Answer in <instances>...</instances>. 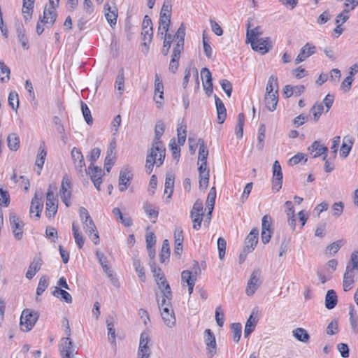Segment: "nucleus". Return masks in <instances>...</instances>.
<instances>
[{"label": "nucleus", "mask_w": 358, "mask_h": 358, "mask_svg": "<svg viewBox=\"0 0 358 358\" xmlns=\"http://www.w3.org/2000/svg\"><path fill=\"white\" fill-rule=\"evenodd\" d=\"M355 270H358V250L355 251L350 258V262L346 266V271L343 275V289L348 292L352 289L355 284Z\"/></svg>", "instance_id": "1"}, {"label": "nucleus", "mask_w": 358, "mask_h": 358, "mask_svg": "<svg viewBox=\"0 0 358 358\" xmlns=\"http://www.w3.org/2000/svg\"><path fill=\"white\" fill-rule=\"evenodd\" d=\"M165 156L166 149H159L157 146L155 148H150L145 163V168L148 174H150L152 171L155 164L158 167L163 164Z\"/></svg>", "instance_id": "2"}, {"label": "nucleus", "mask_w": 358, "mask_h": 358, "mask_svg": "<svg viewBox=\"0 0 358 358\" xmlns=\"http://www.w3.org/2000/svg\"><path fill=\"white\" fill-rule=\"evenodd\" d=\"M159 308L161 310V315L165 324L169 328L175 327L176 320L171 300L163 299L161 303L159 302Z\"/></svg>", "instance_id": "3"}, {"label": "nucleus", "mask_w": 358, "mask_h": 358, "mask_svg": "<svg viewBox=\"0 0 358 358\" xmlns=\"http://www.w3.org/2000/svg\"><path fill=\"white\" fill-rule=\"evenodd\" d=\"M66 322V331L68 336L62 339L59 351L62 358H72L77 352L71 339L69 338L71 335V329L67 320Z\"/></svg>", "instance_id": "4"}, {"label": "nucleus", "mask_w": 358, "mask_h": 358, "mask_svg": "<svg viewBox=\"0 0 358 358\" xmlns=\"http://www.w3.org/2000/svg\"><path fill=\"white\" fill-rule=\"evenodd\" d=\"M38 318L37 312L31 311L29 309H25L22 311L20 317V328L24 331H30Z\"/></svg>", "instance_id": "5"}, {"label": "nucleus", "mask_w": 358, "mask_h": 358, "mask_svg": "<svg viewBox=\"0 0 358 358\" xmlns=\"http://www.w3.org/2000/svg\"><path fill=\"white\" fill-rule=\"evenodd\" d=\"M273 220L271 215H265L262 219L261 238L264 245L268 244L273 234Z\"/></svg>", "instance_id": "6"}, {"label": "nucleus", "mask_w": 358, "mask_h": 358, "mask_svg": "<svg viewBox=\"0 0 358 358\" xmlns=\"http://www.w3.org/2000/svg\"><path fill=\"white\" fill-rule=\"evenodd\" d=\"M71 158L78 174L83 177L84 172H87L84 157L80 149L74 147L71 152Z\"/></svg>", "instance_id": "7"}, {"label": "nucleus", "mask_w": 358, "mask_h": 358, "mask_svg": "<svg viewBox=\"0 0 358 358\" xmlns=\"http://www.w3.org/2000/svg\"><path fill=\"white\" fill-rule=\"evenodd\" d=\"M150 341L149 334L143 331L141 334L139 347L138 350V358H149L150 355V349L148 343Z\"/></svg>", "instance_id": "8"}, {"label": "nucleus", "mask_w": 358, "mask_h": 358, "mask_svg": "<svg viewBox=\"0 0 358 358\" xmlns=\"http://www.w3.org/2000/svg\"><path fill=\"white\" fill-rule=\"evenodd\" d=\"M133 176L132 171L128 166L121 169L118 184L119 190L120 192H124L129 187L131 181L133 179Z\"/></svg>", "instance_id": "9"}, {"label": "nucleus", "mask_w": 358, "mask_h": 358, "mask_svg": "<svg viewBox=\"0 0 358 358\" xmlns=\"http://www.w3.org/2000/svg\"><path fill=\"white\" fill-rule=\"evenodd\" d=\"M10 227L16 239L20 240L23 236L24 222L19 218L15 213L10 214Z\"/></svg>", "instance_id": "10"}, {"label": "nucleus", "mask_w": 358, "mask_h": 358, "mask_svg": "<svg viewBox=\"0 0 358 358\" xmlns=\"http://www.w3.org/2000/svg\"><path fill=\"white\" fill-rule=\"evenodd\" d=\"M204 342L208 357L213 358L216 354L217 344L215 336L210 329H207L204 331Z\"/></svg>", "instance_id": "11"}, {"label": "nucleus", "mask_w": 358, "mask_h": 358, "mask_svg": "<svg viewBox=\"0 0 358 358\" xmlns=\"http://www.w3.org/2000/svg\"><path fill=\"white\" fill-rule=\"evenodd\" d=\"M58 201L54 197V193L50 187L46 194L45 214L48 217H53L57 212Z\"/></svg>", "instance_id": "12"}, {"label": "nucleus", "mask_w": 358, "mask_h": 358, "mask_svg": "<svg viewBox=\"0 0 358 358\" xmlns=\"http://www.w3.org/2000/svg\"><path fill=\"white\" fill-rule=\"evenodd\" d=\"M260 274L261 272L259 270H255L250 275V278L248 280L245 290L246 294L248 296H252L260 286Z\"/></svg>", "instance_id": "13"}, {"label": "nucleus", "mask_w": 358, "mask_h": 358, "mask_svg": "<svg viewBox=\"0 0 358 358\" xmlns=\"http://www.w3.org/2000/svg\"><path fill=\"white\" fill-rule=\"evenodd\" d=\"M87 175L90 176V178L94 183L96 189L99 191L100 186L102 183V170L100 167L96 166H92V164H90L88 169H87V172H85Z\"/></svg>", "instance_id": "14"}, {"label": "nucleus", "mask_w": 358, "mask_h": 358, "mask_svg": "<svg viewBox=\"0 0 358 358\" xmlns=\"http://www.w3.org/2000/svg\"><path fill=\"white\" fill-rule=\"evenodd\" d=\"M282 184V172L278 161H275L273 165V190L278 192Z\"/></svg>", "instance_id": "15"}, {"label": "nucleus", "mask_w": 358, "mask_h": 358, "mask_svg": "<svg viewBox=\"0 0 358 358\" xmlns=\"http://www.w3.org/2000/svg\"><path fill=\"white\" fill-rule=\"evenodd\" d=\"M250 45L254 50L258 51L262 54L268 52L272 47L270 38L268 37L257 38L252 41Z\"/></svg>", "instance_id": "16"}, {"label": "nucleus", "mask_w": 358, "mask_h": 358, "mask_svg": "<svg viewBox=\"0 0 358 358\" xmlns=\"http://www.w3.org/2000/svg\"><path fill=\"white\" fill-rule=\"evenodd\" d=\"M43 195L42 192H36L32 198L30 206V214L36 212V217L38 218L43 208Z\"/></svg>", "instance_id": "17"}, {"label": "nucleus", "mask_w": 358, "mask_h": 358, "mask_svg": "<svg viewBox=\"0 0 358 358\" xmlns=\"http://www.w3.org/2000/svg\"><path fill=\"white\" fill-rule=\"evenodd\" d=\"M201 74L203 80V90H205L206 95L210 96L213 93L212 74L206 67L201 69Z\"/></svg>", "instance_id": "18"}, {"label": "nucleus", "mask_w": 358, "mask_h": 358, "mask_svg": "<svg viewBox=\"0 0 358 358\" xmlns=\"http://www.w3.org/2000/svg\"><path fill=\"white\" fill-rule=\"evenodd\" d=\"M316 47L309 43H306L300 50V52L295 59V64H299L305 61L308 57L315 54Z\"/></svg>", "instance_id": "19"}, {"label": "nucleus", "mask_w": 358, "mask_h": 358, "mask_svg": "<svg viewBox=\"0 0 358 358\" xmlns=\"http://www.w3.org/2000/svg\"><path fill=\"white\" fill-rule=\"evenodd\" d=\"M165 130V125L162 120L157 122L155 129V139L151 148H155L157 146L158 148L166 149L160 141V138L163 135Z\"/></svg>", "instance_id": "20"}, {"label": "nucleus", "mask_w": 358, "mask_h": 358, "mask_svg": "<svg viewBox=\"0 0 358 358\" xmlns=\"http://www.w3.org/2000/svg\"><path fill=\"white\" fill-rule=\"evenodd\" d=\"M104 11H105V17L107 20L108 22L110 24V27H113L117 23V8L113 4L111 6L109 3H106L104 6Z\"/></svg>", "instance_id": "21"}, {"label": "nucleus", "mask_w": 358, "mask_h": 358, "mask_svg": "<svg viewBox=\"0 0 358 358\" xmlns=\"http://www.w3.org/2000/svg\"><path fill=\"white\" fill-rule=\"evenodd\" d=\"M47 156V152L45 150V143L42 142L40 144V146L38 150V154L36 156L35 165L38 169V171H37L38 175L41 174V171L43 169V164L45 163V160Z\"/></svg>", "instance_id": "22"}, {"label": "nucleus", "mask_w": 358, "mask_h": 358, "mask_svg": "<svg viewBox=\"0 0 358 358\" xmlns=\"http://www.w3.org/2000/svg\"><path fill=\"white\" fill-rule=\"evenodd\" d=\"M43 261L39 256H36L33 262L29 265V269L27 272L26 273V278L28 279H32L33 277L35 275L36 272L41 269V267L42 266Z\"/></svg>", "instance_id": "23"}, {"label": "nucleus", "mask_w": 358, "mask_h": 358, "mask_svg": "<svg viewBox=\"0 0 358 358\" xmlns=\"http://www.w3.org/2000/svg\"><path fill=\"white\" fill-rule=\"evenodd\" d=\"M217 113L218 123L222 124L227 117V110L222 101L216 95L214 96Z\"/></svg>", "instance_id": "24"}, {"label": "nucleus", "mask_w": 358, "mask_h": 358, "mask_svg": "<svg viewBox=\"0 0 358 358\" xmlns=\"http://www.w3.org/2000/svg\"><path fill=\"white\" fill-rule=\"evenodd\" d=\"M156 281L159 285V289L162 290V292L163 293V299L171 300L172 293L171 287L168 284L166 278H164V275L161 276L158 279H156Z\"/></svg>", "instance_id": "25"}, {"label": "nucleus", "mask_w": 358, "mask_h": 358, "mask_svg": "<svg viewBox=\"0 0 358 358\" xmlns=\"http://www.w3.org/2000/svg\"><path fill=\"white\" fill-rule=\"evenodd\" d=\"M96 255L97 257V259L101 264L104 273L107 275L108 278L113 277V271L108 266V257L106 255V254L100 250H97L96 252Z\"/></svg>", "instance_id": "26"}, {"label": "nucleus", "mask_w": 358, "mask_h": 358, "mask_svg": "<svg viewBox=\"0 0 358 358\" xmlns=\"http://www.w3.org/2000/svg\"><path fill=\"white\" fill-rule=\"evenodd\" d=\"M106 326H107V331H108V341L110 342L111 345L116 348L117 343H116V334H115V325L113 321V317H108L106 319Z\"/></svg>", "instance_id": "27"}, {"label": "nucleus", "mask_w": 358, "mask_h": 358, "mask_svg": "<svg viewBox=\"0 0 358 358\" xmlns=\"http://www.w3.org/2000/svg\"><path fill=\"white\" fill-rule=\"evenodd\" d=\"M182 50H179L176 48H173V52L171 55V59L169 63V69L173 73H175L178 69L179 66V59L180 57V54L182 52Z\"/></svg>", "instance_id": "28"}, {"label": "nucleus", "mask_w": 358, "mask_h": 358, "mask_svg": "<svg viewBox=\"0 0 358 358\" xmlns=\"http://www.w3.org/2000/svg\"><path fill=\"white\" fill-rule=\"evenodd\" d=\"M278 101V93L277 90L274 94H265V104L266 107L270 111L275 110Z\"/></svg>", "instance_id": "29"}, {"label": "nucleus", "mask_w": 358, "mask_h": 358, "mask_svg": "<svg viewBox=\"0 0 358 358\" xmlns=\"http://www.w3.org/2000/svg\"><path fill=\"white\" fill-rule=\"evenodd\" d=\"M338 298L336 292L334 289L327 291L325 296V307L329 309H333L337 304Z\"/></svg>", "instance_id": "30"}, {"label": "nucleus", "mask_w": 358, "mask_h": 358, "mask_svg": "<svg viewBox=\"0 0 358 358\" xmlns=\"http://www.w3.org/2000/svg\"><path fill=\"white\" fill-rule=\"evenodd\" d=\"M175 36H177V43L173 48L183 50L185 36V27L183 23L178 29Z\"/></svg>", "instance_id": "31"}, {"label": "nucleus", "mask_w": 358, "mask_h": 358, "mask_svg": "<svg viewBox=\"0 0 358 358\" xmlns=\"http://www.w3.org/2000/svg\"><path fill=\"white\" fill-rule=\"evenodd\" d=\"M259 229L253 228L245 240V246H256L259 241Z\"/></svg>", "instance_id": "32"}, {"label": "nucleus", "mask_w": 358, "mask_h": 358, "mask_svg": "<svg viewBox=\"0 0 358 358\" xmlns=\"http://www.w3.org/2000/svg\"><path fill=\"white\" fill-rule=\"evenodd\" d=\"M216 199V189L215 187H211L210 192L208 194L206 199V208L208 210L209 215H212L213 210L215 206V202Z\"/></svg>", "instance_id": "33"}, {"label": "nucleus", "mask_w": 358, "mask_h": 358, "mask_svg": "<svg viewBox=\"0 0 358 358\" xmlns=\"http://www.w3.org/2000/svg\"><path fill=\"white\" fill-rule=\"evenodd\" d=\"M352 144L353 142L350 138L347 136L343 138V143L340 150L341 157L346 158L348 156L352 149Z\"/></svg>", "instance_id": "34"}, {"label": "nucleus", "mask_w": 358, "mask_h": 358, "mask_svg": "<svg viewBox=\"0 0 358 358\" xmlns=\"http://www.w3.org/2000/svg\"><path fill=\"white\" fill-rule=\"evenodd\" d=\"M308 150L310 152L315 151V154L313 155V157H317L322 155H325L327 154L328 148L326 146H324L320 144V143L317 141H314L311 146L308 148Z\"/></svg>", "instance_id": "35"}, {"label": "nucleus", "mask_w": 358, "mask_h": 358, "mask_svg": "<svg viewBox=\"0 0 358 358\" xmlns=\"http://www.w3.org/2000/svg\"><path fill=\"white\" fill-rule=\"evenodd\" d=\"M52 295L68 303H71L72 302V297L71 294L66 291L62 289L57 287H55V289L52 292Z\"/></svg>", "instance_id": "36"}, {"label": "nucleus", "mask_w": 358, "mask_h": 358, "mask_svg": "<svg viewBox=\"0 0 358 358\" xmlns=\"http://www.w3.org/2000/svg\"><path fill=\"white\" fill-rule=\"evenodd\" d=\"M349 315L352 331L356 334L358 332V315L353 306L350 307Z\"/></svg>", "instance_id": "37"}, {"label": "nucleus", "mask_w": 358, "mask_h": 358, "mask_svg": "<svg viewBox=\"0 0 358 358\" xmlns=\"http://www.w3.org/2000/svg\"><path fill=\"white\" fill-rule=\"evenodd\" d=\"M174 176L172 173H167L164 184V194H168V198H171L173 192Z\"/></svg>", "instance_id": "38"}, {"label": "nucleus", "mask_w": 358, "mask_h": 358, "mask_svg": "<svg viewBox=\"0 0 358 358\" xmlns=\"http://www.w3.org/2000/svg\"><path fill=\"white\" fill-rule=\"evenodd\" d=\"M293 336L298 341L306 343L309 341L310 336L303 328L298 327L292 331Z\"/></svg>", "instance_id": "39"}, {"label": "nucleus", "mask_w": 358, "mask_h": 358, "mask_svg": "<svg viewBox=\"0 0 358 358\" xmlns=\"http://www.w3.org/2000/svg\"><path fill=\"white\" fill-rule=\"evenodd\" d=\"M145 213L150 219L154 218L153 222H156L159 215V208L154 206L152 204L146 203L143 206Z\"/></svg>", "instance_id": "40"}, {"label": "nucleus", "mask_w": 358, "mask_h": 358, "mask_svg": "<svg viewBox=\"0 0 358 358\" xmlns=\"http://www.w3.org/2000/svg\"><path fill=\"white\" fill-rule=\"evenodd\" d=\"M276 90L278 92V78L272 75L269 77L266 85V94H274Z\"/></svg>", "instance_id": "41"}, {"label": "nucleus", "mask_w": 358, "mask_h": 358, "mask_svg": "<svg viewBox=\"0 0 358 358\" xmlns=\"http://www.w3.org/2000/svg\"><path fill=\"white\" fill-rule=\"evenodd\" d=\"M198 144L199 145L198 163H199V162H207V158L208 156V150L205 145L203 139L199 138Z\"/></svg>", "instance_id": "42"}, {"label": "nucleus", "mask_w": 358, "mask_h": 358, "mask_svg": "<svg viewBox=\"0 0 358 358\" xmlns=\"http://www.w3.org/2000/svg\"><path fill=\"white\" fill-rule=\"evenodd\" d=\"M8 146L10 150L16 151L20 147L19 136L15 134H10L7 137Z\"/></svg>", "instance_id": "43"}, {"label": "nucleus", "mask_w": 358, "mask_h": 358, "mask_svg": "<svg viewBox=\"0 0 358 358\" xmlns=\"http://www.w3.org/2000/svg\"><path fill=\"white\" fill-rule=\"evenodd\" d=\"M245 123V115L241 113L238 115L237 124L235 129V134L237 138L241 139L243 135V126Z\"/></svg>", "instance_id": "44"}, {"label": "nucleus", "mask_w": 358, "mask_h": 358, "mask_svg": "<svg viewBox=\"0 0 358 358\" xmlns=\"http://www.w3.org/2000/svg\"><path fill=\"white\" fill-rule=\"evenodd\" d=\"M257 324V320L255 317H253L252 315H251L249 318L248 319L245 329H244V336L245 338L248 337L250 334L255 330V326Z\"/></svg>", "instance_id": "45"}, {"label": "nucleus", "mask_w": 358, "mask_h": 358, "mask_svg": "<svg viewBox=\"0 0 358 358\" xmlns=\"http://www.w3.org/2000/svg\"><path fill=\"white\" fill-rule=\"evenodd\" d=\"M56 9H54L52 8H47V6L45 7L43 11H47L48 13H47L48 18L46 19L48 20V22H45L46 27L48 28L51 27L55 22L57 14L56 13Z\"/></svg>", "instance_id": "46"}, {"label": "nucleus", "mask_w": 358, "mask_h": 358, "mask_svg": "<svg viewBox=\"0 0 358 358\" xmlns=\"http://www.w3.org/2000/svg\"><path fill=\"white\" fill-rule=\"evenodd\" d=\"M250 24H248L247 33H246V41L248 43H251L255 40L258 38V36L262 34L259 31V27H257L252 29H250Z\"/></svg>", "instance_id": "47"}, {"label": "nucleus", "mask_w": 358, "mask_h": 358, "mask_svg": "<svg viewBox=\"0 0 358 358\" xmlns=\"http://www.w3.org/2000/svg\"><path fill=\"white\" fill-rule=\"evenodd\" d=\"M324 110V106L322 103H316L311 108L310 112L313 115L314 122H318L322 112Z\"/></svg>", "instance_id": "48"}, {"label": "nucleus", "mask_w": 358, "mask_h": 358, "mask_svg": "<svg viewBox=\"0 0 358 358\" xmlns=\"http://www.w3.org/2000/svg\"><path fill=\"white\" fill-rule=\"evenodd\" d=\"M124 70L122 69L119 71L118 74L116 78L115 88L117 89L120 92V95H122L124 91Z\"/></svg>", "instance_id": "49"}, {"label": "nucleus", "mask_w": 358, "mask_h": 358, "mask_svg": "<svg viewBox=\"0 0 358 358\" xmlns=\"http://www.w3.org/2000/svg\"><path fill=\"white\" fill-rule=\"evenodd\" d=\"M34 3H31V6H29V2H23L22 5V13L24 16V19L25 22L29 21L32 17V13L34 10Z\"/></svg>", "instance_id": "50"}, {"label": "nucleus", "mask_w": 358, "mask_h": 358, "mask_svg": "<svg viewBox=\"0 0 358 358\" xmlns=\"http://www.w3.org/2000/svg\"><path fill=\"white\" fill-rule=\"evenodd\" d=\"M275 239V244L280 245V246H287L290 243V238L286 237L284 230H280L277 232Z\"/></svg>", "instance_id": "51"}, {"label": "nucleus", "mask_w": 358, "mask_h": 358, "mask_svg": "<svg viewBox=\"0 0 358 358\" xmlns=\"http://www.w3.org/2000/svg\"><path fill=\"white\" fill-rule=\"evenodd\" d=\"M231 329L233 332V340L234 342L238 343L241 336L242 325L241 323H232Z\"/></svg>", "instance_id": "52"}, {"label": "nucleus", "mask_w": 358, "mask_h": 358, "mask_svg": "<svg viewBox=\"0 0 358 358\" xmlns=\"http://www.w3.org/2000/svg\"><path fill=\"white\" fill-rule=\"evenodd\" d=\"M49 285V278L43 275L41 277L39 280V282L36 289V294L40 296L43 294V292L46 289V288Z\"/></svg>", "instance_id": "53"}, {"label": "nucleus", "mask_w": 358, "mask_h": 358, "mask_svg": "<svg viewBox=\"0 0 358 358\" xmlns=\"http://www.w3.org/2000/svg\"><path fill=\"white\" fill-rule=\"evenodd\" d=\"M8 104L14 110H17L19 107L18 94L15 92H10L8 95Z\"/></svg>", "instance_id": "54"}, {"label": "nucleus", "mask_w": 358, "mask_h": 358, "mask_svg": "<svg viewBox=\"0 0 358 358\" xmlns=\"http://www.w3.org/2000/svg\"><path fill=\"white\" fill-rule=\"evenodd\" d=\"M158 94H164V85L162 77L156 73L155 76V96Z\"/></svg>", "instance_id": "55"}, {"label": "nucleus", "mask_w": 358, "mask_h": 358, "mask_svg": "<svg viewBox=\"0 0 358 358\" xmlns=\"http://www.w3.org/2000/svg\"><path fill=\"white\" fill-rule=\"evenodd\" d=\"M203 52L206 56L210 59L212 57L213 50L210 45V41L208 37L206 35L205 32L203 34Z\"/></svg>", "instance_id": "56"}, {"label": "nucleus", "mask_w": 358, "mask_h": 358, "mask_svg": "<svg viewBox=\"0 0 358 358\" xmlns=\"http://www.w3.org/2000/svg\"><path fill=\"white\" fill-rule=\"evenodd\" d=\"M81 110L83 115V117L87 124L91 125L93 122V119L91 115V112L87 106V105L81 101Z\"/></svg>", "instance_id": "57"}, {"label": "nucleus", "mask_w": 358, "mask_h": 358, "mask_svg": "<svg viewBox=\"0 0 358 358\" xmlns=\"http://www.w3.org/2000/svg\"><path fill=\"white\" fill-rule=\"evenodd\" d=\"M17 38H18L19 41L21 42L22 47L24 49H28L29 45L27 44L25 32H24V27L22 25H19L17 27Z\"/></svg>", "instance_id": "58"}, {"label": "nucleus", "mask_w": 358, "mask_h": 358, "mask_svg": "<svg viewBox=\"0 0 358 358\" xmlns=\"http://www.w3.org/2000/svg\"><path fill=\"white\" fill-rule=\"evenodd\" d=\"M133 265L135 268L136 273H138V277L141 278L142 281H145V277L144 268L143 266H141L140 260L138 259H134Z\"/></svg>", "instance_id": "59"}, {"label": "nucleus", "mask_w": 358, "mask_h": 358, "mask_svg": "<svg viewBox=\"0 0 358 358\" xmlns=\"http://www.w3.org/2000/svg\"><path fill=\"white\" fill-rule=\"evenodd\" d=\"M141 34L143 36V40L144 41L143 45L145 46H148L152 39V36H153L152 28H148L146 29H142Z\"/></svg>", "instance_id": "60"}, {"label": "nucleus", "mask_w": 358, "mask_h": 358, "mask_svg": "<svg viewBox=\"0 0 358 358\" xmlns=\"http://www.w3.org/2000/svg\"><path fill=\"white\" fill-rule=\"evenodd\" d=\"M265 126L264 124L261 125L258 130V143L257 144V148L258 150H262L264 148V141L265 138Z\"/></svg>", "instance_id": "61"}, {"label": "nucleus", "mask_w": 358, "mask_h": 358, "mask_svg": "<svg viewBox=\"0 0 358 358\" xmlns=\"http://www.w3.org/2000/svg\"><path fill=\"white\" fill-rule=\"evenodd\" d=\"M181 280L189 285L190 283L195 284L196 279L192 276L189 270H185L181 273Z\"/></svg>", "instance_id": "62"}, {"label": "nucleus", "mask_w": 358, "mask_h": 358, "mask_svg": "<svg viewBox=\"0 0 358 358\" xmlns=\"http://www.w3.org/2000/svg\"><path fill=\"white\" fill-rule=\"evenodd\" d=\"M184 237L183 232L180 227H176L174 231L175 246H182Z\"/></svg>", "instance_id": "63"}, {"label": "nucleus", "mask_w": 358, "mask_h": 358, "mask_svg": "<svg viewBox=\"0 0 358 358\" xmlns=\"http://www.w3.org/2000/svg\"><path fill=\"white\" fill-rule=\"evenodd\" d=\"M10 204V195L8 191L0 187V205L8 207Z\"/></svg>", "instance_id": "64"}]
</instances>
